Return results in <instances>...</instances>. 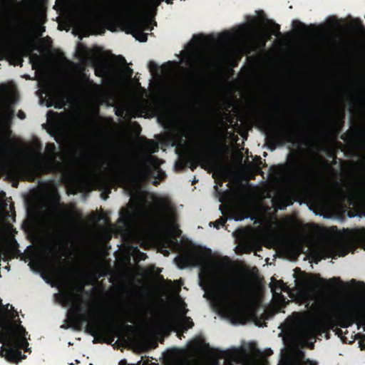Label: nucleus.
Returning <instances> with one entry per match:
<instances>
[{
	"instance_id": "1",
	"label": "nucleus",
	"mask_w": 365,
	"mask_h": 365,
	"mask_svg": "<svg viewBox=\"0 0 365 365\" xmlns=\"http://www.w3.org/2000/svg\"><path fill=\"white\" fill-rule=\"evenodd\" d=\"M148 192L137 189L130 192L129 207L131 212L125 210L123 216L115 221V238L121 235L124 244L134 252H139L140 258L145 259L146 254L140 252L137 245L142 240V234L137 222V217H142L153 226L165 223L167 215V204L159 200L155 206H151L146 197Z\"/></svg>"
},
{
	"instance_id": "2",
	"label": "nucleus",
	"mask_w": 365,
	"mask_h": 365,
	"mask_svg": "<svg viewBox=\"0 0 365 365\" xmlns=\"http://www.w3.org/2000/svg\"><path fill=\"white\" fill-rule=\"evenodd\" d=\"M109 316L100 314L95 311L87 312L80 304H74L77 295L71 289L59 294L61 302L67 306L72 304L68 312V319L76 330H81L83 323L87 322L86 331L93 336V342L106 343L114 348V268L109 273Z\"/></svg>"
},
{
	"instance_id": "3",
	"label": "nucleus",
	"mask_w": 365,
	"mask_h": 365,
	"mask_svg": "<svg viewBox=\"0 0 365 365\" xmlns=\"http://www.w3.org/2000/svg\"><path fill=\"white\" fill-rule=\"evenodd\" d=\"M26 334L18 312L9 304L4 305L0 299V343L3 344L0 355L11 363L24 359L21 349L29 344Z\"/></svg>"
},
{
	"instance_id": "4",
	"label": "nucleus",
	"mask_w": 365,
	"mask_h": 365,
	"mask_svg": "<svg viewBox=\"0 0 365 365\" xmlns=\"http://www.w3.org/2000/svg\"><path fill=\"white\" fill-rule=\"evenodd\" d=\"M354 323L365 325V309L349 304L339 305L335 307L332 318L324 317L315 324L303 325L299 331V335L302 341L309 343L308 347L313 349L314 341H309L315 340L317 335H322L333 329L335 325L348 328Z\"/></svg>"
},
{
	"instance_id": "5",
	"label": "nucleus",
	"mask_w": 365,
	"mask_h": 365,
	"mask_svg": "<svg viewBox=\"0 0 365 365\" xmlns=\"http://www.w3.org/2000/svg\"><path fill=\"white\" fill-rule=\"evenodd\" d=\"M106 25L114 32V0H89L82 5L78 28L84 36L96 34Z\"/></svg>"
},
{
	"instance_id": "6",
	"label": "nucleus",
	"mask_w": 365,
	"mask_h": 365,
	"mask_svg": "<svg viewBox=\"0 0 365 365\" xmlns=\"http://www.w3.org/2000/svg\"><path fill=\"white\" fill-rule=\"evenodd\" d=\"M163 160L152 155H140L128 160L125 175L131 183H140L154 179L153 184L158 185L165 177L160 168Z\"/></svg>"
},
{
	"instance_id": "7",
	"label": "nucleus",
	"mask_w": 365,
	"mask_h": 365,
	"mask_svg": "<svg viewBox=\"0 0 365 365\" xmlns=\"http://www.w3.org/2000/svg\"><path fill=\"white\" fill-rule=\"evenodd\" d=\"M115 338L119 336V329L118 324V297L119 292L120 297L125 304L131 309L138 312L145 311V307L143 303V293L138 286L132 279L123 281L120 284L118 283V250H115Z\"/></svg>"
},
{
	"instance_id": "8",
	"label": "nucleus",
	"mask_w": 365,
	"mask_h": 365,
	"mask_svg": "<svg viewBox=\"0 0 365 365\" xmlns=\"http://www.w3.org/2000/svg\"><path fill=\"white\" fill-rule=\"evenodd\" d=\"M246 297L247 289L245 285L237 281L226 283L222 290V300L230 304V317L235 322L242 324H245L250 318L249 311L243 304Z\"/></svg>"
},
{
	"instance_id": "9",
	"label": "nucleus",
	"mask_w": 365,
	"mask_h": 365,
	"mask_svg": "<svg viewBox=\"0 0 365 365\" xmlns=\"http://www.w3.org/2000/svg\"><path fill=\"white\" fill-rule=\"evenodd\" d=\"M121 6L126 14V23L130 33L140 42L148 40V35L143 32L148 27V21L143 16L145 2L143 0H122Z\"/></svg>"
},
{
	"instance_id": "10",
	"label": "nucleus",
	"mask_w": 365,
	"mask_h": 365,
	"mask_svg": "<svg viewBox=\"0 0 365 365\" xmlns=\"http://www.w3.org/2000/svg\"><path fill=\"white\" fill-rule=\"evenodd\" d=\"M307 126L296 122H287L282 127L271 130V137L274 143L279 145H283L286 143H290L294 145H307Z\"/></svg>"
},
{
	"instance_id": "11",
	"label": "nucleus",
	"mask_w": 365,
	"mask_h": 365,
	"mask_svg": "<svg viewBox=\"0 0 365 365\" xmlns=\"http://www.w3.org/2000/svg\"><path fill=\"white\" fill-rule=\"evenodd\" d=\"M46 151L50 155L51 159L45 160L41 157L34 160L31 164L21 168L20 172L25 180L34 182L42 173L48 174L53 173L54 170L53 158L56 154L55 144L53 143H47Z\"/></svg>"
},
{
	"instance_id": "12",
	"label": "nucleus",
	"mask_w": 365,
	"mask_h": 365,
	"mask_svg": "<svg viewBox=\"0 0 365 365\" xmlns=\"http://www.w3.org/2000/svg\"><path fill=\"white\" fill-rule=\"evenodd\" d=\"M287 175L293 182L305 187H310L314 182L312 168L302 162L297 156L293 155L287 165Z\"/></svg>"
},
{
	"instance_id": "13",
	"label": "nucleus",
	"mask_w": 365,
	"mask_h": 365,
	"mask_svg": "<svg viewBox=\"0 0 365 365\" xmlns=\"http://www.w3.org/2000/svg\"><path fill=\"white\" fill-rule=\"evenodd\" d=\"M196 158L197 160H195L190 157H188L185 159V162L179 163L177 166L179 167L180 170H182L185 167L187 166L192 171H194L200 163L202 168H204V165L207 164L213 170L219 173L225 172V169L221 163L215 158L206 153H198L196 155Z\"/></svg>"
},
{
	"instance_id": "14",
	"label": "nucleus",
	"mask_w": 365,
	"mask_h": 365,
	"mask_svg": "<svg viewBox=\"0 0 365 365\" xmlns=\"http://www.w3.org/2000/svg\"><path fill=\"white\" fill-rule=\"evenodd\" d=\"M119 65L126 66V61L121 55H115V116L122 117L124 114V118L128 120H130L132 118H135L138 116V111L133 106H126L124 110L120 109L118 103Z\"/></svg>"
},
{
	"instance_id": "15",
	"label": "nucleus",
	"mask_w": 365,
	"mask_h": 365,
	"mask_svg": "<svg viewBox=\"0 0 365 365\" xmlns=\"http://www.w3.org/2000/svg\"><path fill=\"white\" fill-rule=\"evenodd\" d=\"M278 365H318V363L306 359L304 351L297 350L293 354L283 357Z\"/></svg>"
},
{
	"instance_id": "16",
	"label": "nucleus",
	"mask_w": 365,
	"mask_h": 365,
	"mask_svg": "<svg viewBox=\"0 0 365 365\" xmlns=\"http://www.w3.org/2000/svg\"><path fill=\"white\" fill-rule=\"evenodd\" d=\"M109 147L110 185L111 187H114V123L113 119H111L110 128Z\"/></svg>"
},
{
	"instance_id": "17",
	"label": "nucleus",
	"mask_w": 365,
	"mask_h": 365,
	"mask_svg": "<svg viewBox=\"0 0 365 365\" xmlns=\"http://www.w3.org/2000/svg\"><path fill=\"white\" fill-rule=\"evenodd\" d=\"M168 365H192V362L185 354L174 353L168 359Z\"/></svg>"
},
{
	"instance_id": "18",
	"label": "nucleus",
	"mask_w": 365,
	"mask_h": 365,
	"mask_svg": "<svg viewBox=\"0 0 365 365\" xmlns=\"http://www.w3.org/2000/svg\"><path fill=\"white\" fill-rule=\"evenodd\" d=\"M109 105L114 107V56H111L110 59V73H109Z\"/></svg>"
},
{
	"instance_id": "19",
	"label": "nucleus",
	"mask_w": 365,
	"mask_h": 365,
	"mask_svg": "<svg viewBox=\"0 0 365 365\" xmlns=\"http://www.w3.org/2000/svg\"><path fill=\"white\" fill-rule=\"evenodd\" d=\"M192 66L197 71H202L207 65V60L200 55H193L191 57Z\"/></svg>"
},
{
	"instance_id": "20",
	"label": "nucleus",
	"mask_w": 365,
	"mask_h": 365,
	"mask_svg": "<svg viewBox=\"0 0 365 365\" xmlns=\"http://www.w3.org/2000/svg\"><path fill=\"white\" fill-rule=\"evenodd\" d=\"M115 190L118 184V135H119V125L115 121Z\"/></svg>"
},
{
	"instance_id": "21",
	"label": "nucleus",
	"mask_w": 365,
	"mask_h": 365,
	"mask_svg": "<svg viewBox=\"0 0 365 365\" xmlns=\"http://www.w3.org/2000/svg\"><path fill=\"white\" fill-rule=\"evenodd\" d=\"M359 105L362 110V121L360 127L359 134L365 147V98H362L360 100Z\"/></svg>"
},
{
	"instance_id": "22",
	"label": "nucleus",
	"mask_w": 365,
	"mask_h": 365,
	"mask_svg": "<svg viewBox=\"0 0 365 365\" xmlns=\"http://www.w3.org/2000/svg\"><path fill=\"white\" fill-rule=\"evenodd\" d=\"M171 135L174 140L173 145L180 144L183 142V138L187 136V133L182 129L174 130Z\"/></svg>"
},
{
	"instance_id": "23",
	"label": "nucleus",
	"mask_w": 365,
	"mask_h": 365,
	"mask_svg": "<svg viewBox=\"0 0 365 365\" xmlns=\"http://www.w3.org/2000/svg\"><path fill=\"white\" fill-rule=\"evenodd\" d=\"M179 326L184 329L185 330H187L188 329L192 328L194 326V323L192 319L190 317L183 316L182 319L178 322Z\"/></svg>"
},
{
	"instance_id": "24",
	"label": "nucleus",
	"mask_w": 365,
	"mask_h": 365,
	"mask_svg": "<svg viewBox=\"0 0 365 365\" xmlns=\"http://www.w3.org/2000/svg\"><path fill=\"white\" fill-rule=\"evenodd\" d=\"M270 287L272 289H280L281 291H286L287 288V284L282 280H277L274 277H272Z\"/></svg>"
},
{
	"instance_id": "25",
	"label": "nucleus",
	"mask_w": 365,
	"mask_h": 365,
	"mask_svg": "<svg viewBox=\"0 0 365 365\" xmlns=\"http://www.w3.org/2000/svg\"><path fill=\"white\" fill-rule=\"evenodd\" d=\"M352 27L356 32L365 36V26L363 25L361 19H355L354 20Z\"/></svg>"
},
{
	"instance_id": "26",
	"label": "nucleus",
	"mask_w": 365,
	"mask_h": 365,
	"mask_svg": "<svg viewBox=\"0 0 365 365\" xmlns=\"http://www.w3.org/2000/svg\"><path fill=\"white\" fill-rule=\"evenodd\" d=\"M49 254H51V257L55 260H58V261L61 260L62 258V256L63 255L58 252V250H57L56 245L53 246L49 248Z\"/></svg>"
},
{
	"instance_id": "27",
	"label": "nucleus",
	"mask_w": 365,
	"mask_h": 365,
	"mask_svg": "<svg viewBox=\"0 0 365 365\" xmlns=\"http://www.w3.org/2000/svg\"><path fill=\"white\" fill-rule=\"evenodd\" d=\"M86 262L89 267H96L99 264V261L93 255H90L86 257Z\"/></svg>"
},
{
	"instance_id": "28",
	"label": "nucleus",
	"mask_w": 365,
	"mask_h": 365,
	"mask_svg": "<svg viewBox=\"0 0 365 365\" xmlns=\"http://www.w3.org/2000/svg\"><path fill=\"white\" fill-rule=\"evenodd\" d=\"M292 28L299 31H304L307 26L299 20H294L292 24Z\"/></svg>"
},
{
	"instance_id": "29",
	"label": "nucleus",
	"mask_w": 365,
	"mask_h": 365,
	"mask_svg": "<svg viewBox=\"0 0 365 365\" xmlns=\"http://www.w3.org/2000/svg\"><path fill=\"white\" fill-rule=\"evenodd\" d=\"M267 21L272 25V34L276 36H279L281 34L279 25L275 24L272 20L267 19Z\"/></svg>"
},
{
	"instance_id": "30",
	"label": "nucleus",
	"mask_w": 365,
	"mask_h": 365,
	"mask_svg": "<svg viewBox=\"0 0 365 365\" xmlns=\"http://www.w3.org/2000/svg\"><path fill=\"white\" fill-rule=\"evenodd\" d=\"M146 148L152 153H155L158 150L157 144L153 140H146L145 141Z\"/></svg>"
},
{
	"instance_id": "31",
	"label": "nucleus",
	"mask_w": 365,
	"mask_h": 365,
	"mask_svg": "<svg viewBox=\"0 0 365 365\" xmlns=\"http://www.w3.org/2000/svg\"><path fill=\"white\" fill-rule=\"evenodd\" d=\"M145 2V9L148 4H153L158 6L163 0H143ZM165 2L168 4H173V0H165Z\"/></svg>"
},
{
	"instance_id": "32",
	"label": "nucleus",
	"mask_w": 365,
	"mask_h": 365,
	"mask_svg": "<svg viewBox=\"0 0 365 365\" xmlns=\"http://www.w3.org/2000/svg\"><path fill=\"white\" fill-rule=\"evenodd\" d=\"M51 229L52 230V233L54 236H60L61 234V230L59 229L58 225L53 222L51 225Z\"/></svg>"
},
{
	"instance_id": "33",
	"label": "nucleus",
	"mask_w": 365,
	"mask_h": 365,
	"mask_svg": "<svg viewBox=\"0 0 365 365\" xmlns=\"http://www.w3.org/2000/svg\"><path fill=\"white\" fill-rule=\"evenodd\" d=\"M60 200H61V197L59 195L58 193H56L54 194L51 197V203L55 206V207H58L61 205L60 203Z\"/></svg>"
},
{
	"instance_id": "34",
	"label": "nucleus",
	"mask_w": 365,
	"mask_h": 365,
	"mask_svg": "<svg viewBox=\"0 0 365 365\" xmlns=\"http://www.w3.org/2000/svg\"><path fill=\"white\" fill-rule=\"evenodd\" d=\"M193 39L200 46L205 43V36L202 34L195 35Z\"/></svg>"
},
{
	"instance_id": "35",
	"label": "nucleus",
	"mask_w": 365,
	"mask_h": 365,
	"mask_svg": "<svg viewBox=\"0 0 365 365\" xmlns=\"http://www.w3.org/2000/svg\"><path fill=\"white\" fill-rule=\"evenodd\" d=\"M123 72L124 73V75L127 77V78H131L133 74V69H131L130 68H129L128 66V65L123 66Z\"/></svg>"
},
{
	"instance_id": "36",
	"label": "nucleus",
	"mask_w": 365,
	"mask_h": 365,
	"mask_svg": "<svg viewBox=\"0 0 365 365\" xmlns=\"http://www.w3.org/2000/svg\"><path fill=\"white\" fill-rule=\"evenodd\" d=\"M118 19H119V0H115V31L118 26Z\"/></svg>"
},
{
	"instance_id": "37",
	"label": "nucleus",
	"mask_w": 365,
	"mask_h": 365,
	"mask_svg": "<svg viewBox=\"0 0 365 365\" xmlns=\"http://www.w3.org/2000/svg\"><path fill=\"white\" fill-rule=\"evenodd\" d=\"M148 68L151 73H154L158 70V66L154 61H150L148 62Z\"/></svg>"
},
{
	"instance_id": "38",
	"label": "nucleus",
	"mask_w": 365,
	"mask_h": 365,
	"mask_svg": "<svg viewBox=\"0 0 365 365\" xmlns=\"http://www.w3.org/2000/svg\"><path fill=\"white\" fill-rule=\"evenodd\" d=\"M225 220L223 218H220L219 220L214 222L213 224L216 228L219 229L220 226H223L225 225Z\"/></svg>"
},
{
	"instance_id": "39",
	"label": "nucleus",
	"mask_w": 365,
	"mask_h": 365,
	"mask_svg": "<svg viewBox=\"0 0 365 365\" xmlns=\"http://www.w3.org/2000/svg\"><path fill=\"white\" fill-rule=\"evenodd\" d=\"M329 282H338L339 284L343 283L339 277H333V278L330 279Z\"/></svg>"
},
{
	"instance_id": "40",
	"label": "nucleus",
	"mask_w": 365,
	"mask_h": 365,
	"mask_svg": "<svg viewBox=\"0 0 365 365\" xmlns=\"http://www.w3.org/2000/svg\"><path fill=\"white\" fill-rule=\"evenodd\" d=\"M18 117L20 119L23 120V119H24L26 118V114H25V113L24 111L19 110V113H18Z\"/></svg>"
},
{
	"instance_id": "41",
	"label": "nucleus",
	"mask_w": 365,
	"mask_h": 365,
	"mask_svg": "<svg viewBox=\"0 0 365 365\" xmlns=\"http://www.w3.org/2000/svg\"><path fill=\"white\" fill-rule=\"evenodd\" d=\"M216 365H218V364H216ZM224 365H234V364L229 359H225Z\"/></svg>"
},
{
	"instance_id": "42",
	"label": "nucleus",
	"mask_w": 365,
	"mask_h": 365,
	"mask_svg": "<svg viewBox=\"0 0 365 365\" xmlns=\"http://www.w3.org/2000/svg\"><path fill=\"white\" fill-rule=\"evenodd\" d=\"M361 176H362V179L365 182V167L363 168Z\"/></svg>"
},
{
	"instance_id": "43",
	"label": "nucleus",
	"mask_w": 365,
	"mask_h": 365,
	"mask_svg": "<svg viewBox=\"0 0 365 365\" xmlns=\"http://www.w3.org/2000/svg\"><path fill=\"white\" fill-rule=\"evenodd\" d=\"M110 232L111 234L114 233V225H110Z\"/></svg>"
},
{
	"instance_id": "44",
	"label": "nucleus",
	"mask_w": 365,
	"mask_h": 365,
	"mask_svg": "<svg viewBox=\"0 0 365 365\" xmlns=\"http://www.w3.org/2000/svg\"><path fill=\"white\" fill-rule=\"evenodd\" d=\"M115 349H118L120 347V343H119L118 339L115 340Z\"/></svg>"
},
{
	"instance_id": "45",
	"label": "nucleus",
	"mask_w": 365,
	"mask_h": 365,
	"mask_svg": "<svg viewBox=\"0 0 365 365\" xmlns=\"http://www.w3.org/2000/svg\"><path fill=\"white\" fill-rule=\"evenodd\" d=\"M360 347L361 350L365 349V344H364L362 342H360Z\"/></svg>"
},
{
	"instance_id": "46",
	"label": "nucleus",
	"mask_w": 365,
	"mask_h": 365,
	"mask_svg": "<svg viewBox=\"0 0 365 365\" xmlns=\"http://www.w3.org/2000/svg\"><path fill=\"white\" fill-rule=\"evenodd\" d=\"M24 38V35L22 34H19V41H21Z\"/></svg>"
},
{
	"instance_id": "47",
	"label": "nucleus",
	"mask_w": 365,
	"mask_h": 365,
	"mask_svg": "<svg viewBox=\"0 0 365 365\" xmlns=\"http://www.w3.org/2000/svg\"><path fill=\"white\" fill-rule=\"evenodd\" d=\"M350 282H351V284H356V279H352L350 281Z\"/></svg>"
},
{
	"instance_id": "48",
	"label": "nucleus",
	"mask_w": 365,
	"mask_h": 365,
	"mask_svg": "<svg viewBox=\"0 0 365 365\" xmlns=\"http://www.w3.org/2000/svg\"><path fill=\"white\" fill-rule=\"evenodd\" d=\"M65 213L68 215H71L72 212L71 211H65Z\"/></svg>"
},
{
	"instance_id": "49",
	"label": "nucleus",
	"mask_w": 365,
	"mask_h": 365,
	"mask_svg": "<svg viewBox=\"0 0 365 365\" xmlns=\"http://www.w3.org/2000/svg\"><path fill=\"white\" fill-rule=\"evenodd\" d=\"M267 353L269 354H272V351L269 349L268 351H267Z\"/></svg>"
},
{
	"instance_id": "50",
	"label": "nucleus",
	"mask_w": 365,
	"mask_h": 365,
	"mask_svg": "<svg viewBox=\"0 0 365 365\" xmlns=\"http://www.w3.org/2000/svg\"><path fill=\"white\" fill-rule=\"evenodd\" d=\"M207 282L208 284H210V279L209 278L207 279Z\"/></svg>"
},
{
	"instance_id": "51",
	"label": "nucleus",
	"mask_w": 365,
	"mask_h": 365,
	"mask_svg": "<svg viewBox=\"0 0 365 365\" xmlns=\"http://www.w3.org/2000/svg\"><path fill=\"white\" fill-rule=\"evenodd\" d=\"M83 287H79V291H81H81L83 290Z\"/></svg>"
},
{
	"instance_id": "52",
	"label": "nucleus",
	"mask_w": 365,
	"mask_h": 365,
	"mask_svg": "<svg viewBox=\"0 0 365 365\" xmlns=\"http://www.w3.org/2000/svg\"><path fill=\"white\" fill-rule=\"evenodd\" d=\"M33 56H34L36 58H38V55H36V54H34Z\"/></svg>"
},
{
	"instance_id": "53",
	"label": "nucleus",
	"mask_w": 365,
	"mask_h": 365,
	"mask_svg": "<svg viewBox=\"0 0 365 365\" xmlns=\"http://www.w3.org/2000/svg\"><path fill=\"white\" fill-rule=\"evenodd\" d=\"M216 149L219 151V150H220V148L219 146H217V147L216 148Z\"/></svg>"
},
{
	"instance_id": "54",
	"label": "nucleus",
	"mask_w": 365,
	"mask_h": 365,
	"mask_svg": "<svg viewBox=\"0 0 365 365\" xmlns=\"http://www.w3.org/2000/svg\"><path fill=\"white\" fill-rule=\"evenodd\" d=\"M264 364L267 363V360H264V362H263Z\"/></svg>"
},
{
	"instance_id": "55",
	"label": "nucleus",
	"mask_w": 365,
	"mask_h": 365,
	"mask_svg": "<svg viewBox=\"0 0 365 365\" xmlns=\"http://www.w3.org/2000/svg\"><path fill=\"white\" fill-rule=\"evenodd\" d=\"M297 270H299V268L296 267L295 271H297Z\"/></svg>"
},
{
	"instance_id": "56",
	"label": "nucleus",
	"mask_w": 365,
	"mask_h": 365,
	"mask_svg": "<svg viewBox=\"0 0 365 365\" xmlns=\"http://www.w3.org/2000/svg\"><path fill=\"white\" fill-rule=\"evenodd\" d=\"M47 106L50 107V106H51V104H48Z\"/></svg>"
},
{
	"instance_id": "57",
	"label": "nucleus",
	"mask_w": 365,
	"mask_h": 365,
	"mask_svg": "<svg viewBox=\"0 0 365 365\" xmlns=\"http://www.w3.org/2000/svg\"><path fill=\"white\" fill-rule=\"evenodd\" d=\"M364 238L365 240V230H364Z\"/></svg>"
},
{
	"instance_id": "58",
	"label": "nucleus",
	"mask_w": 365,
	"mask_h": 365,
	"mask_svg": "<svg viewBox=\"0 0 365 365\" xmlns=\"http://www.w3.org/2000/svg\"><path fill=\"white\" fill-rule=\"evenodd\" d=\"M89 365H93L92 364H90Z\"/></svg>"
}]
</instances>
